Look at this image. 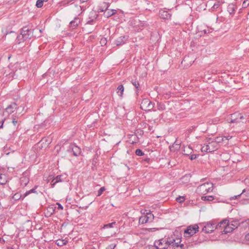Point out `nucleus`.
Returning <instances> with one entry per match:
<instances>
[{"mask_svg":"<svg viewBox=\"0 0 249 249\" xmlns=\"http://www.w3.org/2000/svg\"><path fill=\"white\" fill-rule=\"evenodd\" d=\"M230 224L232 226V228H233V230L237 228L238 226V223L235 221H232L231 223H230Z\"/></svg>","mask_w":249,"mask_h":249,"instance_id":"34","label":"nucleus"},{"mask_svg":"<svg viewBox=\"0 0 249 249\" xmlns=\"http://www.w3.org/2000/svg\"><path fill=\"white\" fill-rule=\"evenodd\" d=\"M100 42H101V43L102 44V46L105 45L106 44L107 40L105 38H102Z\"/></svg>","mask_w":249,"mask_h":249,"instance_id":"42","label":"nucleus"},{"mask_svg":"<svg viewBox=\"0 0 249 249\" xmlns=\"http://www.w3.org/2000/svg\"><path fill=\"white\" fill-rule=\"evenodd\" d=\"M93 20H89L87 23H89V24H91V23H93Z\"/></svg>","mask_w":249,"mask_h":249,"instance_id":"51","label":"nucleus"},{"mask_svg":"<svg viewBox=\"0 0 249 249\" xmlns=\"http://www.w3.org/2000/svg\"><path fill=\"white\" fill-rule=\"evenodd\" d=\"M12 123H13V124L16 125V124L17 123V121L15 119H13V121H12Z\"/></svg>","mask_w":249,"mask_h":249,"instance_id":"48","label":"nucleus"},{"mask_svg":"<svg viewBox=\"0 0 249 249\" xmlns=\"http://www.w3.org/2000/svg\"><path fill=\"white\" fill-rule=\"evenodd\" d=\"M159 108V109L163 110L164 109V107L162 105L160 104L159 105V108Z\"/></svg>","mask_w":249,"mask_h":249,"instance_id":"45","label":"nucleus"},{"mask_svg":"<svg viewBox=\"0 0 249 249\" xmlns=\"http://www.w3.org/2000/svg\"><path fill=\"white\" fill-rule=\"evenodd\" d=\"M80 22V19L78 18H75L74 19L70 22L71 27H75L77 26Z\"/></svg>","mask_w":249,"mask_h":249,"instance_id":"20","label":"nucleus"},{"mask_svg":"<svg viewBox=\"0 0 249 249\" xmlns=\"http://www.w3.org/2000/svg\"><path fill=\"white\" fill-rule=\"evenodd\" d=\"M244 119V116L241 115V114L236 112L232 114H231V116L230 119L228 120H230L231 123H238L240 121V120Z\"/></svg>","mask_w":249,"mask_h":249,"instance_id":"8","label":"nucleus"},{"mask_svg":"<svg viewBox=\"0 0 249 249\" xmlns=\"http://www.w3.org/2000/svg\"><path fill=\"white\" fill-rule=\"evenodd\" d=\"M213 183L207 182L198 186L196 190L197 193L202 195L212 192L213 189Z\"/></svg>","mask_w":249,"mask_h":249,"instance_id":"4","label":"nucleus"},{"mask_svg":"<svg viewBox=\"0 0 249 249\" xmlns=\"http://www.w3.org/2000/svg\"><path fill=\"white\" fill-rule=\"evenodd\" d=\"M109 6V4L107 2H103L101 6L100 7L99 9L101 11H104L107 9L108 7Z\"/></svg>","mask_w":249,"mask_h":249,"instance_id":"25","label":"nucleus"},{"mask_svg":"<svg viewBox=\"0 0 249 249\" xmlns=\"http://www.w3.org/2000/svg\"><path fill=\"white\" fill-rule=\"evenodd\" d=\"M224 138H226V140H230L232 138V136L228 135V136H225Z\"/></svg>","mask_w":249,"mask_h":249,"instance_id":"46","label":"nucleus"},{"mask_svg":"<svg viewBox=\"0 0 249 249\" xmlns=\"http://www.w3.org/2000/svg\"><path fill=\"white\" fill-rule=\"evenodd\" d=\"M219 147L213 139L207 138L206 139V143L204 144L201 148L202 152H206L207 153L212 152L217 150Z\"/></svg>","mask_w":249,"mask_h":249,"instance_id":"3","label":"nucleus"},{"mask_svg":"<svg viewBox=\"0 0 249 249\" xmlns=\"http://www.w3.org/2000/svg\"><path fill=\"white\" fill-rule=\"evenodd\" d=\"M213 140L215 142L217 145H219L220 146V143L223 142V141H224V138L222 137H217L213 139Z\"/></svg>","mask_w":249,"mask_h":249,"instance_id":"28","label":"nucleus"},{"mask_svg":"<svg viewBox=\"0 0 249 249\" xmlns=\"http://www.w3.org/2000/svg\"><path fill=\"white\" fill-rule=\"evenodd\" d=\"M135 154L137 156H142L144 155V153L140 149H136Z\"/></svg>","mask_w":249,"mask_h":249,"instance_id":"32","label":"nucleus"},{"mask_svg":"<svg viewBox=\"0 0 249 249\" xmlns=\"http://www.w3.org/2000/svg\"><path fill=\"white\" fill-rule=\"evenodd\" d=\"M212 32V29L207 27L205 29L202 30L200 32L201 33L200 36H202V35L209 34L210 33H211Z\"/></svg>","mask_w":249,"mask_h":249,"instance_id":"24","label":"nucleus"},{"mask_svg":"<svg viewBox=\"0 0 249 249\" xmlns=\"http://www.w3.org/2000/svg\"><path fill=\"white\" fill-rule=\"evenodd\" d=\"M68 241L65 239H59L55 241V244L59 247H62L67 243Z\"/></svg>","mask_w":249,"mask_h":249,"instance_id":"17","label":"nucleus"},{"mask_svg":"<svg viewBox=\"0 0 249 249\" xmlns=\"http://www.w3.org/2000/svg\"><path fill=\"white\" fill-rule=\"evenodd\" d=\"M198 231V226L197 225H191L184 231V234L186 237L193 235Z\"/></svg>","mask_w":249,"mask_h":249,"instance_id":"6","label":"nucleus"},{"mask_svg":"<svg viewBox=\"0 0 249 249\" xmlns=\"http://www.w3.org/2000/svg\"><path fill=\"white\" fill-rule=\"evenodd\" d=\"M39 31L40 33L41 32V30H39Z\"/></svg>","mask_w":249,"mask_h":249,"instance_id":"58","label":"nucleus"},{"mask_svg":"<svg viewBox=\"0 0 249 249\" xmlns=\"http://www.w3.org/2000/svg\"><path fill=\"white\" fill-rule=\"evenodd\" d=\"M124 90V88L123 86L122 85L119 86L117 89V92L118 94V95L120 96H122V95L123 94Z\"/></svg>","mask_w":249,"mask_h":249,"instance_id":"27","label":"nucleus"},{"mask_svg":"<svg viewBox=\"0 0 249 249\" xmlns=\"http://www.w3.org/2000/svg\"><path fill=\"white\" fill-rule=\"evenodd\" d=\"M56 205L58 206L57 209L58 210H63V207L59 203H56Z\"/></svg>","mask_w":249,"mask_h":249,"instance_id":"44","label":"nucleus"},{"mask_svg":"<svg viewBox=\"0 0 249 249\" xmlns=\"http://www.w3.org/2000/svg\"><path fill=\"white\" fill-rule=\"evenodd\" d=\"M144 211L145 212L143 213V214H145V216L147 217L149 222H152L154 218V215L150 212H146L145 213V212L147 211L146 210H145Z\"/></svg>","mask_w":249,"mask_h":249,"instance_id":"18","label":"nucleus"},{"mask_svg":"<svg viewBox=\"0 0 249 249\" xmlns=\"http://www.w3.org/2000/svg\"><path fill=\"white\" fill-rule=\"evenodd\" d=\"M62 176H57L55 178H53L52 176H50L49 177L48 181L52 179V180L51 183V185L52 187H54L55 184L59 182L62 181V179L61 178Z\"/></svg>","mask_w":249,"mask_h":249,"instance_id":"11","label":"nucleus"},{"mask_svg":"<svg viewBox=\"0 0 249 249\" xmlns=\"http://www.w3.org/2000/svg\"><path fill=\"white\" fill-rule=\"evenodd\" d=\"M11 55H9L8 57V59H9L11 58Z\"/></svg>","mask_w":249,"mask_h":249,"instance_id":"54","label":"nucleus"},{"mask_svg":"<svg viewBox=\"0 0 249 249\" xmlns=\"http://www.w3.org/2000/svg\"><path fill=\"white\" fill-rule=\"evenodd\" d=\"M224 229L221 231V232L222 234H227L228 233L231 232L233 230L232 226L230 224L229 221L227 220V223Z\"/></svg>","mask_w":249,"mask_h":249,"instance_id":"13","label":"nucleus"},{"mask_svg":"<svg viewBox=\"0 0 249 249\" xmlns=\"http://www.w3.org/2000/svg\"><path fill=\"white\" fill-rule=\"evenodd\" d=\"M181 239L173 237H165L159 240L155 241L154 246L149 249H183L184 245L181 244Z\"/></svg>","mask_w":249,"mask_h":249,"instance_id":"1","label":"nucleus"},{"mask_svg":"<svg viewBox=\"0 0 249 249\" xmlns=\"http://www.w3.org/2000/svg\"><path fill=\"white\" fill-rule=\"evenodd\" d=\"M35 189L33 188L31 189L30 190L27 191L25 194L24 196V197L27 196L28 195H29L31 193H36Z\"/></svg>","mask_w":249,"mask_h":249,"instance_id":"35","label":"nucleus"},{"mask_svg":"<svg viewBox=\"0 0 249 249\" xmlns=\"http://www.w3.org/2000/svg\"><path fill=\"white\" fill-rule=\"evenodd\" d=\"M147 222H149L147 217L145 216V215H142L139 218V223L140 224H143Z\"/></svg>","mask_w":249,"mask_h":249,"instance_id":"22","label":"nucleus"},{"mask_svg":"<svg viewBox=\"0 0 249 249\" xmlns=\"http://www.w3.org/2000/svg\"><path fill=\"white\" fill-rule=\"evenodd\" d=\"M105 190L106 189L104 187H101L98 192L97 196H100L103 193V192L105 191Z\"/></svg>","mask_w":249,"mask_h":249,"instance_id":"39","label":"nucleus"},{"mask_svg":"<svg viewBox=\"0 0 249 249\" xmlns=\"http://www.w3.org/2000/svg\"><path fill=\"white\" fill-rule=\"evenodd\" d=\"M116 247V244H111L109 245L106 249H114Z\"/></svg>","mask_w":249,"mask_h":249,"instance_id":"41","label":"nucleus"},{"mask_svg":"<svg viewBox=\"0 0 249 249\" xmlns=\"http://www.w3.org/2000/svg\"><path fill=\"white\" fill-rule=\"evenodd\" d=\"M126 41V39L124 36H122L119 37L117 40V45H123L125 41Z\"/></svg>","mask_w":249,"mask_h":249,"instance_id":"21","label":"nucleus"},{"mask_svg":"<svg viewBox=\"0 0 249 249\" xmlns=\"http://www.w3.org/2000/svg\"><path fill=\"white\" fill-rule=\"evenodd\" d=\"M69 152H72L73 155L77 156L81 153L80 148L76 145L71 144L69 146V149H68Z\"/></svg>","mask_w":249,"mask_h":249,"instance_id":"9","label":"nucleus"},{"mask_svg":"<svg viewBox=\"0 0 249 249\" xmlns=\"http://www.w3.org/2000/svg\"><path fill=\"white\" fill-rule=\"evenodd\" d=\"M153 107V104L149 100L147 99H144L142 100L141 104V108L142 110H149L152 109Z\"/></svg>","mask_w":249,"mask_h":249,"instance_id":"7","label":"nucleus"},{"mask_svg":"<svg viewBox=\"0 0 249 249\" xmlns=\"http://www.w3.org/2000/svg\"><path fill=\"white\" fill-rule=\"evenodd\" d=\"M220 5L221 3L219 1L215 2L211 8L212 11H213L217 10L220 7Z\"/></svg>","mask_w":249,"mask_h":249,"instance_id":"29","label":"nucleus"},{"mask_svg":"<svg viewBox=\"0 0 249 249\" xmlns=\"http://www.w3.org/2000/svg\"><path fill=\"white\" fill-rule=\"evenodd\" d=\"M237 9V6L234 3H230L228 5L227 10L230 14H234L235 11Z\"/></svg>","mask_w":249,"mask_h":249,"instance_id":"15","label":"nucleus"},{"mask_svg":"<svg viewBox=\"0 0 249 249\" xmlns=\"http://www.w3.org/2000/svg\"><path fill=\"white\" fill-rule=\"evenodd\" d=\"M24 179L25 180V182L24 183V185H26V184H27V182H28V179L25 178Z\"/></svg>","mask_w":249,"mask_h":249,"instance_id":"49","label":"nucleus"},{"mask_svg":"<svg viewBox=\"0 0 249 249\" xmlns=\"http://www.w3.org/2000/svg\"><path fill=\"white\" fill-rule=\"evenodd\" d=\"M9 33H10V34H15V35H16V34L14 32L11 31Z\"/></svg>","mask_w":249,"mask_h":249,"instance_id":"53","label":"nucleus"},{"mask_svg":"<svg viewBox=\"0 0 249 249\" xmlns=\"http://www.w3.org/2000/svg\"><path fill=\"white\" fill-rule=\"evenodd\" d=\"M50 209H52L53 210V211H54L53 209V207H50Z\"/></svg>","mask_w":249,"mask_h":249,"instance_id":"55","label":"nucleus"},{"mask_svg":"<svg viewBox=\"0 0 249 249\" xmlns=\"http://www.w3.org/2000/svg\"><path fill=\"white\" fill-rule=\"evenodd\" d=\"M7 181V178L5 175L0 174V184H5Z\"/></svg>","mask_w":249,"mask_h":249,"instance_id":"19","label":"nucleus"},{"mask_svg":"<svg viewBox=\"0 0 249 249\" xmlns=\"http://www.w3.org/2000/svg\"><path fill=\"white\" fill-rule=\"evenodd\" d=\"M21 196L20 195V194L19 193H16L13 196V198L15 200H19L20 197H21Z\"/></svg>","mask_w":249,"mask_h":249,"instance_id":"33","label":"nucleus"},{"mask_svg":"<svg viewBox=\"0 0 249 249\" xmlns=\"http://www.w3.org/2000/svg\"><path fill=\"white\" fill-rule=\"evenodd\" d=\"M5 242V240L0 237V243L3 244Z\"/></svg>","mask_w":249,"mask_h":249,"instance_id":"47","label":"nucleus"},{"mask_svg":"<svg viewBox=\"0 0 249 249\" xmlns=\"http://www.w3.org/2000/svg\"><path fill=\"white\" fill-rule=\"evenodd\" d=\"M43 4V0H37L36 2V6L38 8H41Z\"/></svg>","mask_w":249,"mask_h":249,"instance_id":"31","label":"nucleus"},{"mask_svg":"<svg viewBox=\"0 0 249 249\" xmlns=\"http://www.w3.org/2000/svg\"><path fill=\"white\" fill-rule=\"evenodd\" d=\"M3 124V120L2 121L1 123L0 122V128L2 127Z\"/></svg>","mask_w":249,"mask_h":249,"instance_id":"50","label":"nucleus"},{"mask_svg":"<svg viewBox=\"0 0 249 249\" xmlns=\"http://www.w3.org/2000/svg\"><path fill=\"white\" fill-rule=\"evenodd\" d=\"M17 108V105L14 103L9 105L6 108L4 113H7L10 114L14 112V111Z\"/></svg>","mask_w":249,"mask_h":249,"instance_id":"10","label":"nucleus"},{"mask_svg":"<svg viewBox=\"0 0 249 249\" xmlns=\"http://www.w3.org/2000/svg\"><path fill=\"white\" fill-rule=\"evenodd\" d=\"M185 200L184 196H179L176 198V200L177 202L179 203H182Z\"/></svg>","mask_w":249,"mask_h":249,"instance_id":"38","label":"nucleus"},{"mask_svg":"<svg viewBox=\"0 0 249 249\" xmlns=\"http://www.w3.org/2000/svg\"><path fill=\"white\" fill-rule=\"evenodd\" d=\"M116 13V10H113V9L108 10V9H107V10H105V11L104 13V15L105 17H106L107 18H108L109 17L113 16V15H114Z\"/></svg>","mask_w":249,"mask_h":249,"instance_id":"16","label":"nucleus"},{"mask_svg":"<svg viewBox=\"0 0 249 249\" xmlns=\"http://www.w3.org/2000/svg\"><path fill=\"white\" fill-rule=\"evenodd\" d=\"M196 158H197L196 155H195V154L191 155V156H190V160H195V159H196Z\"/></svg>","mask_w":249,"mask_h":249,"instance_id":"43","label":"nucleus"},{"mask_svg":"<svg viewBox=\"0 0 249 249\" xmlns=\"http://www.w3.org/2000/svg\"><path fill=\"white\" fill-rule=\"evenodd\" d=\"M187 58L186 57H185V58H184V61H186V59H187Z\"/></svg>","mask_w":249,"mask_h":249,"instance_id":"56","label":"nucleus"},{"mask_svg":"<svg viewBox=\"0 0 249 249\" xmlns=\"http://www.w3.org/2000/svg\"><path fill=\"white\" fill-rule=\"evenodd\" d=\"M21 182H23V179H21Z\"/></svg>","mask_w":249,"mask_h":249,"instance_id":"57","label":"nucleus"},{"mask_svg":"<svg viewBox=\"0 0 249 249\" xmlns=\"http://www.w3.org/2000/svg\"><path fill=\"white\" fill-rule=\"evenodd\" d=\"M249 5V0H245L243 2L242 7L246 8Z\"/></svg>","mask_w":249,"mask_h":249,"instance_id":"36","label":"nucleus"},{"mask_svg":"<svg viewBox=\"0 0 249 249\" xmlns=\"http://www.w3.org/2000/svg\"><path fill=\"white\" fill-rule=\"evenodd\" d=\"M245 190L244 189V190H243V191H242V193L241 194L238 195L234 196H233L231 197L230 199L231 200H233V199H238V198H239L241 196V195L243 193H244V192H245Z\"/></svg>","mask_w":249,"mask_h":249,"instance_id":"37","label":"nucleus"},{"mask_svg":"<svg viewBox=\"0 0 249 249\" xmlns=\"http://www.w3.org/2000/svg\"><path fill=\"white\" fill-rule=\"evenodd\" d=\"M227 223V220H226V219H224V220H222V221L218 223V224H217L216 223V229H219V230H221V231H223L224 229L225 226H226Z\"/></svg>","mask_w":249,"mask_h":249,"instance_id":"14","label":"nucleus"},{"mask_svg":"<svg viewBox=\"0 0 249 249\" xmlns=\"http://www.w3.org/2000/svg\"><path fill=\"white\" fill-rule=\"evenodd\" d=\"M80 0L81 2L83 3V2H87L89 0Z\"/></svg>","mask_w":249,"mask_h":249,"instance_id":"52","label":"nucleus"},{"mask_svg":"<svg viewBox=\"0 0 249 249\" xmlns=\"http://www.w3.org/2000/svg\"><path fill=\"white\" fill-rule=\"evenodd\" d=\"M38 30V29L33 30L29 26L23 27L21 29L20 34L17 37L15 40L16 43L20 44L21 42L31 38L33 36L34 31Z\"/></svg>","mask_w":249,"mask_h":249,"instance_id":"2","label":"nucleus"},{"mask_svg":"<svg viewBox=\"0 0 249 249\" xmlns=\"http://www.w3.org/2000/svg\"><path fill=\"white\" fill-rule=\"evenodd\" d=\"M159 16L163 19H167L171 18V15L168 13L167 11L160 10L159 11Z\"/></svg>","mask_w":249,"mask_h":249,"instance_id":"12","label":"nucleus"},{"mask_svg":"<svg viewBox=\"0 0 249 249\" xmlns=\"http://www.w3.org/2000/svg\"><path fill=\"white\" fill-rule=\"evenodd\" d=\"M193 152L192 149L189 146H186L183 151V154L186 155H189L192 154Z\"/></svg>","mask_w":249,"mask_h":249,"instance_id":"23","label":"nucleus"},{"mask_svg":"<svg viewBox=\"0 0 249 249\" xmlns=\"http://www.w3.org/2000/svg\"><path fill=\"white\" fill-rule=\"evenodd\" d=\"M132 84H133V85L137 89H138L139 87V83L138 81H132Z\"/></svg>","mask_w":249,"mask_h":249,"instance_id":"40","label":"nucleus"},{"mask_svg":"<svg viewBox=\"0 0 249 249\" xmlns=\"http://www.w3.org/2000/svg\"><path fill=\"white\" fill-rule=\"evenodd\" d=\"M116 225V222H113L104 225L103 228H111L113 227V225Z\"/></svg>","mask_w":249,"mask_h":249,"instance_id":"30","label":"nucleus"},{"mask_svg":"<svg viewBox=\"0 0 249 249\" xmlns=\"http://www.w3.org/2000/svg\"><path fill=\"white\" fill-rule=\"evenodd\" d=\"M201 199L203 201H211L214 199V196H202Z\"/></svg>","mask_w":249,"mask_h":249,"instance_id":"26","label":"nucleus"},{"mask_svg":"<svg viewBox=\"0 0 249 249\" xmlns=\"http://www.w3.org/2000/svg\"><path fill=\"white\" fill-rule=\"evenodd\" d=\"M216 229V222L210 221L205 224L202 228V231L205 233H211Z\"/></svg>","mask_w":249,"mask_h":249,"instance_id":"5","label":"nucleus"}]
</instances>
